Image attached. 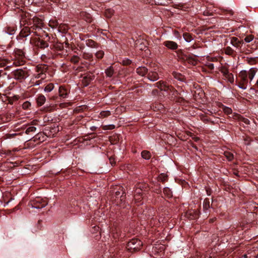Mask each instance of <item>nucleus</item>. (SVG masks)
<instances>
[{
    "mask_svg": "<svg viewBox=\"0 0 258 258\" xmlns=\"http://www.w3.org/2000/svg\"><path fill=\"white\" fill-rule=\"evenodd\" d=\"M47 68L46 66L43 65H38L36 67V71L37 72V74L35 75V78L37 79H41V80H43L45 78L46 75L44 73L46 71Z\"/></svg>",
    "mask_w": 258,
    "mask_h": 258,
    "instance_id": "nucleus-9",
    "label": "nucleus"
},
{
    "mask_svg": "<svg viewBox=\"0 0 258 258\" xmlns=\"http://www.w3.org/2000/svg\"><path fill=\"white\" fill-rule=\"evenodd\" d=\"M163 192L167 198H171L172 197V192L169 187L164 188Z\"/></svg>",
    "mask_w": 258,
    "mask_h": 258,
    "instance_id": "nucleus-32",
    "label": "nucleus"
},
{
    "mask_svg": "<svg viewBox=\"0 0 258 258\" xmlns=\"http://www.w3.org/2000/svg\"><path fill=\"white\" fill-rule=\"evenodd\" d=\"M228 81L231 84H233L234 82V76L232 73L228 74V75L225 77Z\"/></svg>",
    "mask_w": 258,
    "mask_h": 258,
    "instance_id": "nucleus-46",
    "label": "nucleus"
},
{
    "mask_svg": "<svg viewBox=\"0 0 258 258\" xmlns=\"http://www.w3.org/2000/svg\"><path fill=\"white\" fill-rule=\"evenodd\" d=\"M221 108L224 112L226 114H230L232 113V110L228 107L222 105Z\"/></svg>",
    "mask_w": 258,
    "mask_h": 258,
    "instance_id": "nucleus-41",
    "label": "nucleus"
},
{
    "mask_svg": "<svg viewBox=\"0 0 258 258\" xmlns=\"http://www.w3.org/2000/svg\"><path fill=\"white\" fill-rule=\"evenodd\" d=\"M12 77L16 80L19 81V82H22V81L26 79L29 76L28 72L26 70V68L24 69H18L11 73Z\"/></svg>",
    "mask_w": 258,
    "mask_h": 258,
    "instance_id": "nucleus-5",
    "label": "nucleus"
},
{
    "mask_svg": "<svg viewBox=\"0 0 258 258\" xmlns=\"http://www.w3.org/2000/svg\"><path fill=\"white\" fill-rule=\"evenodd\" d=\"M59 96L62 98L68 97L69 91L63 86H60L58 90Z\"/></svg>",
    "mask_w": 258,
    "mask_h": 258,
    "instance_id": "nucleus-19",
    "label": "nucleus"
},
{
    "mask_svg": "<svg viewBox=\"0 0 258 258\" xmlns=\"http://www.w3.org/2000/svg\"><path fill=\"white\" fill-rule=\"evenodd\" d=\"M252 49H253V48L249 44H247L245 47L241 48L239 52L247 55L252 52V51L251 50Z\"/></svg>",
    "mask_w": 258,
    "mask_h": 258,
    "instance_id": "nucleus-22",
    "label": "nucleus"
},
{
    "mask_svg": "<svg viewBox=\"0 0 258 258\" xmlns=\"http://www.w3.org/2000/svg\"><path fill=\"white\" fill-rule=\"evenodd\" d=\"M41 83V80H38V81H36L35 83H34V85L35 86H38Z\"/></svg>",
    "mask_w": 258,
    "mask_h": 258,
    "instance_id": "nucleus-64",
    "label": "nucleus"
},
{
    "mask_svg": "<svg viewBox=\"0 0 258 258\" xmlns=\"http://www.w3.org/2000/svg\"><path fill=\"white\" fill-rule=\"evenodd\" d=\"M142 245L141 240L135 237L130 239V253H134L139 251Z\"/></svg>",
    "mask_w": 258,
    "mask_h": 258,
    "instance_id": "nucleus-7",
    "label": "nucleus"
},
{
    "mask_svg": "<svg viewBox=\"0 0 258 258\" xmlns=\"http://www.w3.org/2000/svg\"><path fill=\"white\" fill-rule=\"evenodd\" d=\"M183 37L184 40L188 42H190L194 39L191 34L187 32L183 33Z\"/></svg>",
    "mask_w": 258,
    "mask_h": 258,
    "instance_id": "nucleus-34",
    "label": "nucleus"
},
{
    "mask_svg": "<svg viewBox=\"0 0 258 258\" xmlns=\"http://www.w3.org/2000/svg\"><path fill=\"white\" fill-rule=\"evenodd\" d=\"M80 16L82 19L88 23H91L92 21L91 15L86 12H81L80 14Z\"/></svg>",
    "mask_w": 258,
    "mask_h": 258,
    "instance_id": "nucleus-18",
    "label": "nucleus"
},
{
    "mask_svg": "<svg viewBox=\"0 0 258 258\" xmlns=\"http://www.w3.org/2000/svg\"><path fill=\"white\" fill-rule=\"evenodd\" d=\"M54 84L52 83H49L47 84L44 88V91L46 92H51L54 88Z\"/></svg>",
    "mask_w": 258,
    "mask_h": 258,
    "instance_id": "nucleus-43",
    "label": "nucleus"
},
{
    "mask_svg": "<svg viewBox=\"0 0 258 258\" xmlns=\"http://www.w3.org/2000/svg\"><path fill=\"white\" fill-rule=\"evenodd\" d=\"M159 93V91L155 89H153L152 92V94L153 95H156L158 94Z\"/></svg>",
    "mask_w": 258,
    "mask_h": 258,
    "instance_id": "nucleus-61",
    "label": "nucleus"
},
{
    "mask_svg": "<svg viewBox=\"0 0 258 258\" xmlns=\"http://www.w3.org/2000/svg\"><path fill=\"white\" fill-rule=\"evenodd\" d=\"M256 71L257 70L255 68H251L249 71H247V77L248 78V80H249L250 84L254 77Z\"/></svg>",
    "mask_w": 258,
    "mask_h": 258,
    "instance_id": "nucleus-20",
    "label": "nucleus"
},
{
    "mask_svg": "<svg viewBox=\"0 0 258 258\" xmlns=\"http://www.w3.org/2000/svg\"><path fill=\"white\" fill-rule=\"evenodd\" d=\"M41 21H40V23H38L37 25H33L30 28L28 27H24L20 32L19 37L21 38H25L31 34H33L32 36H40V31H42L41 27ZM32 37L33 36H32Z\"/></svg>",
    "mask_w": 258,
    "mask_h": 258,
    "instance_id": "nucleus-2",
    "label": "nucleus"
},
{
    "mask_svg": "<svg viewBox=\"0 0 258 258\" xmlns=\"http://www.w3.org/2000/svg\"><path fill=\"white\" fill-rule=\"evenodd\" d=\"M80 57L78 56L75 55H73L71 58V61L74 64H77L78 63Z\"/></svg>",
    "mask_w": 258,
    "mask_h": 258,
    "instance_id": "nucleus-48",
    "label": "nucleus"
},
{
    "mask_svg": "<svg viewBox=\"0 0 258 258\" xmlns=\"http://www.w3.org/2000/svg\"><path fill=\"white\" fill-rule=\"evenodd\" d=\"M36 128L33 126H29L26 130L25 133L26 134H29L31 132H35Z\"/></svg>",
    "mask_w": 258,
    "mask_h": 258,
    "instance_id": "nucleus-51",
    "label": "nucleus"
},
{
    "mask_svg": "<svg viewBox=\"0 0 258 258\" xmlns=\"http://www.w3.org/2000/svg\"><path fill=\"white\" fill-rule=\"evenodd\" d=\"M86 45L90 47L96 48L98 47V44L94 40L88 39L86 41Z\"/></svg>",
    "mask_w": 258,
    "mask_h": 258,
    "instance_id": "nucleus-33",
    "label": "nucleus"
},
{
    "mask_svg": "<svg viewBox=\"0 0 258 258\" xmlns=\"http://www.w3.org/2000/svg\"><path fill=\"white\" fill-rule=\"evenodd\" d=\"M114 14V10L111 9H106L105 11V16L107 18H110Z\"/></svg>",
    "mask_w": 258,
    "mask_h": 258,
    "instance_id": "nucleus-38",
    "label": "nucleus"
},
{
    "mask_svg": "<svg viewBox=\"0 0 258 258\" xmlns=\"http://www.w3.org/2000/svg\"><path fill=\"white\" fill-rule=\"evenodd\" d=\"M115 128L114 124L104 125H102V129L104 130H111Z\"/></svg>",
    "mask_w": 258,
    "mask_h": 258,
    "instance_id": "nucleus-50",
    "label": "nucleus"
},
{
    "mask_svg": "<svg viewBox=\"0 0 258 258\" xmlns=\"http://www.w3.org/2000/svg\"><path fill=\"white\" fill-rule=\"evenodd\" d=\"M119 140V136L117 134H114L113 135L110 136L109 141L111 144H116Z\"/></svg>",
    "mask_w": 258,
    "mask_h": 258,
    "instance_id": "nucleus-27",
    "label": "nucleus"
},
{
    "mask_svg": "<svg viewBox=\"0 0 258 258\" xmlns=\"http://www.w3.org/2000/svg\"><path fill=\"white\" fill-rule=\"evenodd\" d=\"M133 90V91L132 92H130V100L131 99H135L136 98V94L139 93V90L138 89H132L130 88V91Z\"/></svg>",
    "mask_w": 258,
    "mask_h": 258,
    "instance_id": "nucleus-42",
    "label": "nucleus"
},
{
    "mask_svg": "<svg viewBox=\"0 0 258 258\" xmlns=\"http://www.w3.org/2000/svg\"><path fill=\"white\" fill-rule=\"evenodd\" d=\"M104 54V52L102 50H100L96 53L95 55L97 58L99 59H101L102 58H103Z\"/></svg>",
    "mask_w": 258,
    "mask_h": 258,
    "instance_id": "nucleus-54",
    "label": "nucleus"
},
{
    "mask_svg": "<svg viewBox=\"0 0 258 258\" xmlns=\"http://www.w3.org/2000/svg\"><path fill=\"white\" fill-rule=\"evenodd\" d=\"M184 99L182 97H178L177 98V100H176V102H178V103H181L183 101H184Z\"/></svg>",
    "mask_w": 258,
    "mask_h": 258,
    "instance_id": "nucleus-62",
    "label": "nucleus"
},
{
    "mask_svg": "<svg viewBox=\"0 0 258 258\" xmlns=\"http://www.w3.org/2000/svg\"><path fill=\"white\" fill-rule=\"evenodd\" d=\"M154 85L155 87L159 88L161 90L164 91H168L169 87L170 86V85L166 84V83H165L164 82L162 81L157 82L156 83L154 84Z\"/></svg>",
    "mask_w": 258,
    "mask_h": 258,
    "instance_id": "nucleus-16",
    "label": "nucleus"
},
{
    "mask_svg": "<svg viewBox=\"0 0 258 258\" xmlns=\"http://www.w3.org/2000/svg\"><path fill=\"white\" fill-rule=\"evenodd\" d=\"M211 204L210 199L208 198H206L203 202V208L205 211L209 210L211 207Z\"/></svg>",
    "mask_w": 258,
    "mask_h": 258,
    "instance_id": "nucleus-31",
    "label": "nucleus"
},
{
    "mask_svg": "<svg viewBox=\"0 0 258 258\" xmlns=\"http://www.w3.org/2000/svg\"><path fill=\"white\" fill-rule=\"evenodd\" d=\"M13 62L8 59H3L0 61V67H6V68L12 67Z\"/></svg>",
    "mask_w": 258,
    "mask_h": 258,
    "instance_id": "nucleus-25",
    "label": "nucleus"
},
{
    "mask_svg": "<svg viewBox=\"0 0 258 258\" xmlns=\"http://www.w3.org/2000/svg\"><path fill=\"white\" fill-rule=\"evenodd\" d=\"M224 155L229 161H231L234 159V155L230 152H224Z\"/></svg>",
    "mask_w": 258,
    "mask_h": 258,
    "instance_id": "nucleus-37",
    "label": "nucleus"
},
{
    "mask_svg": "<svg viewBox=\"0 0 258 258\" xmlns=\"http://www.w3.org/2000/svg\"><path fill=\"white\" fill-rule=\"evenodd\" d=\"M147 77L151 81H155L159 78L158 73L153 71H150L148 72Z\"/></svg>",
    "mask_w": 258,
    "mask_h": 258,
    "instance_id": "nucleus-17",
    "label": "nucleus"
},
{
    "mask_svg": "<svg viewBox=\"0 0 258 258\" xmlns=\"http://www.w3.org/2000/svg\"><path fill=\"white\" fill-rule=\"evenodd\" d=\"M36 101L37 105L41 106L45 102L46 98L43 95L39 94L37 98Z\"/></svg>",
    "mask_w": 258,
    "mask_h": 258,
    "instance_id": "nucleus-23",
    "label": "nucleus"
},
{
    "mask_svg": "<svg viewBox=\"0 0 258 258\" xmlns=\"http://www.w3.org/2000/svg\"><path fill=\"white\" fill-rule=\"evenodd\" d=\"M94 78L95 76L92 73L87 74L84 77H83L82 80V83L84 87L88 86Z\"/></svg>",
    "mask_w": 258,
    "mask_h": 258,
    "instance_id": "nucleus-12",
    "label": "nucleus"
},
{
    "mask_svg": "<svg viewBox=\"0 0 258 258\" xmlns=\"http://www.w3.org/2000/svg\"><path fill=\"white\" fill-rule=\"evenodd\" d=\"M50 38L48 37V39L46 40H44L43 39H40L39 38L34 39V44L37 46L38 48L41 49H44L47 48L49 46V44L47 42V41Z\"/></svg>",
    "mask_w": 258,
    "mask_h": 258,
    "instance_id": "nucleus-11",
    "label": "nucleus"
},
{
    "mask_svg": "<svg viewBox=\"0 0 258 258\" xmlns=\"http://www.w3.org/2000/svg\"><path fill=\"white\" fill-rule=\"evenodd\" d=\"M106 75L108 77H111L114 74V70L112 67H110L109 68L105 70Z\"/></svg>",
    "mask_w": 258,
    "mask_h": 258,
    "instance_id": "nucleus-40",
    "label": "nucleus"
},
{
    "mask_svg": "<svg viewBox=\"0 0 258 258\" xmlns=\"http://www.w3.org/2000/svg\"><path fill=\"white\" fill-rule=\"evenodd\" d=\"M173 75L174 77L177 79L178 80H179L180 81L184 82L185 81V77L182 75L181 74L177 73V72H174L173 73Z\"/></svg>",
    "mask_w": 258,
    "mask_h": 258,
    "instance_id": "nucleus-30",
    "label": "nucleus"
},
{
    "mask_svg": "<svg viewBox=\"0 0 258 258\" xmlns=\"http://www.w3.org/2000/svg\"><path fill=\"white\" fill-rule=\"evenodd\" d=\"M137 167L136 166H132L131 164L130 163V171H132V172L135 171V172L133 173L132 175V178L135 179V181H137L136 179V178H139V174L140 173V172L138 170H136Z\"/></svg>",
    "mask_w": 258,
    "mask_h": 258,
    "instance_id": "nucleus-21",
    "label": "nucleus"
},
{
    "mask_svg": "<svg viewBox=\"0 0 258 258\" xmlns=\"http://www.w3.org/2000/svg\"><path fill=\"white\" fill-rule=\"evenodd\" d=\"M163 44L168 49L172 51H175L178 47V45L176 42L171 40L165 41Z\"/></svg>",
    "mask_w": 258,
    "mask_h": 258,
    "instance_id": "nucleus-14",
    "label": "nucleus"
},
{
    "mask_svg": "<svg viewBox=\"0 0 258 258\" xmlns=\"http://www.w3.org/2000/svg\"><path fill=\"white\" fill-rule=\"evenodd\" d=\"M136 72L138 74L144 76L147 75L148 72V69L145 67H139L136 69Z\"/></svg>",
    "mask_w": 258,
    "mask_h": 258,
    "instance_id": "nucleus-24",
    "label": "nucleus"
},
{
    "mask_svg": "<svg viewBox=\"0 0 258 258\" xmlns=\"http://www.w3.org/2000/svg\"><path fill=\"white\" fill-rule=\"evenodd\" d=\"M110 163L112 166H114L115 164V159L113 156L110 157L109 158Z\"/></svg>",
    "mask_w": 258,
    "mask_h": 258,
    "instance_id": "nucleus-58",
    "label": "nucleus"
},
{
    "mask_svg": "<svg viewBox=\"0 0 258 258\" xmlns=\"http://www.w3.org/2000/svg\"><path fill=\"white\" fill-rule=\"evenodd\" d=\"M181 52V53L179 55L178 57L180 60L183 63H188L190 66H196L198 63V60L195 58L198 56L194 54L191 55H187L182 52L181 49L178 50V52Z\"/></svg>",
    "mask_w": 258,
    "mask_h": 258,
    "instance_id": "nucleus-4",
    "label": "nucleus"
},
{
    "mask_svg": "<svg viewBox=\"0 0 258 258\" xmlns=\"http://www.w3.org/2000/svg\"><path fill=\"white\" fill-rule=\"evenodd\" d=\"M236 83L240 88L243 90L247 88L248 83V78L247 77V71L243 70L239 72L236 78Z\"/></svg>",
    "mask_w": 258,
    "mask_h": 258,
    "instance_id": "nucleus-3",
    "label": "nucleus"
},
{
    "mask_svg": "<svg viewBox=\"0 0 258 258\" xmlns=\"http://www.w3.org/2000/svg\"><path fill=\"white\" fill-rule=\"evenodd\" d=\"M13 55L19 57V59L18 60H15V61L13 62V65L18 67L23 66L25 64L26 62L25 56V53L23 50L20 49H15Z\"/></svg>",
    "mask_w": 258,
    "mask_h": 258,
    "instance_id": "nucleus-6",
    "label": "nucleus"
},
{
    "mask_svg": "<svg viewBox=\"0 0 258 258\" xmlns=\"http://www.w3.org/2000/svg\"><path fill=\"white\" fill-rule=\"evenodd\" d=\"M234 118L238 119L244 123H245L246 124H250V121L246 118L243 117V116H241L239 114H238L237 113H235L234 115Z\"/></svg>",
    "mask_w": 258,
    "mask_h": 258,
    "instance_id": "nucleus-26",
    "label": "nucleus"
},
{
    "mask_svg": "<svg viewBox=\"0 0 258 258\" xmlns=\"http://www.w3.org/2000/svg\"><path fill=\"white\" fill-rule=\"evenodd\" d=\"M157 110H160L161 109H162L163 108V105L161 104H157V107H155Z\"/></svg>",
    "mask_w": 258,
    "mask_h": 258,
    "instance_id": "nucleus-63",
    "label": "nucleus"
},
{
    "mask_svg": "<svg viewBox=\"0 0 258 258\" xmlns=\"http://www.w3.org/2000/svg\"><path fill=\"white\" fill-rule=\"evenodd\" d=\"M256 57H247L246 61L250 64H254L256 62Z\"/></svg>",
    "mask_w": 258,
    "mask_h": 258,
    "instance_id": "nucleus-49",
    "label": "nucleus"
},
{
    "mask_svg": "<svg viewBox=\"0 0 258 258\" xmlns=\"http://www.w3.org/2000/svg\"><path fill=\"white\" fill-rule=\"evenodd\" d=\"M230 43L240 51L242 48L243 41L240 40L236 37H232L230 38Z\"/></svg>",
    "mask_w": 258,
    "mask_h": 258,
    "instance_id": "nucleus-13",
    "label": "nucleus"
},
{
    "mask_svg": "<svg viewBox=\"0 0 258 258\" xmlns=\"http://www.w3.org/2000/svg\"><path fill=\"white\" fill-rule=\"evenodd\" d=\"M82 57L85 59L90 60L92 59L93 55L90 53L84 52L83 54Z\"/></svg>",
    "mask_w": 258,
    "mask_h": 258,
    "instance_id": "nucleus-52",
    "label": "nucleus"
},
{
    "mask_svg": "<svg viewBox=\"0 0 258 258\" xmlns=\"http://www.w3.org/2000/svg\"><path fill=\"white\" fill-rule=\"evenodd\" d=\"M168 91L171 92L172 93V95H174L175 96L179 95L178 92L171 86H169Z\"/></svg>",
    "mask_w": 258,
    "mask_h": 258,
    "instance_id": "nucleus-45",
    "label": "nucleus"
},
{
    "mask_svg": "<svg viewBox=\"0 0 258 258\" xmlns=\"http://www.w3.org/2000/svg\"><path fill=\"white\" fill-rule=\"evenodd\" d=\"M50 132H51V131L50 127H46L43 133H39L34 137V140L43 142L46 140V137H50L51 136Z\"/></svg>",
    "mask_w": 258,
    "mask_h": 258,
    "instance_id": "nucleus-8",
    "label": "nucleus"
},
{
    "mask_svg": "<svg viewBox=\"0 0 258 258\" xmlns=\"http://www.w3.org/2000/svg\"><path fill=\"white\" fill-rule=\"evenodd\" d=\"M47 204V200L38 198L33 201L32 204V207L36 209H41L45 207Z\"/></svg>",
    "mask_w": 258,
    "mask_h": 258,
    "instance_id": "nucleus-10",
    "label": "nucleus"
},
{
    "mask_svg": "<svg viewBox=\"0 0 258 258\" xmlns=\"http://www.w3.org/2000/svg\"><path fill=\"white\" fill-rule=\"evenodd\" d=\"M174 35L177 38H178L179 39L181 38V36L180 35L179 33L177 31H176V30L174 31Z\"/></svg>",
    "mask_w": 258,
    "mask_h": 258,
    "instance_id": "nucleus-59",
    "label": "nucleus"
},
{
    "mask_svg": "<svg viewBox=\"0 0 258 258\" xmlns=\"http://www.w3.org/2000/svg\"><path fill=\"white\" fill-rule=\"evenodd\" d=\"M168 176L164 173H161L158 176V180L163 183L167 181Z\"/></svg>",
    "mask_w": 258,
    "mask_h": 258,
    "instance_id": "nucleus-35",
    "label": "nucleus"
},
{
    "mask_svg": "<svg viewBox=\"0 0 258 258\" xmlns=\"http://www.w3.org/2000/svg\"><path fill=\"white\" fill-rule=\"evenodd\" d=\"M124 194L123 191L122 187H119L118 189L113 192L112 194V198H115V200L118 198H120V201L123 199V194Z\"/></svg>",
    "mask_w": 258,
    "mask_h": 258,
    "instance_id": "nucleus-15",
    "label": "nucleus"
},
{
    "mask_svg": "<svg viewBox=\"0 0 258 258\" xmlns=\"http://www.w3.org/2000/svg\"><path fill=\"white\" fill-rule=\"evenodd\" d=\"M30 106H31L30 102L29 101H27L24 102L23 104H22V108L25 110L29 109Z\"/></svg>",
    "mask_w": 258,
    "mask_h": 258,
    "instance_id": "nucleus-53",
    "label": "nucleus"
},
{
    "mask_svg": "<svg viewBox=\"0 0 258 258\" xmlns=\"http://www.w3.org/2000/svg\"><path fill=\"white\" fill-rule=\"evenodd\" d=\"M58 25L57 21L55 19H51L49 22V26L52 28H55Z\"/></svg>",
    "mask_w": 258,
    "mask_h": 258,
    "instance_id": "nucleus-39",
    "label": "nucleus"
},
{
    "mask_svg": "<svg viewBox=\"0 0 258 258\" xmlns=\"http://www.w3.org/2000/svg\"><path fill=\"white\" fill-rule=\"evenodd\" d=\"M5 31L9 35H13L14 34L15 30L14 27H7Z\"/></svg>",
    "mask_w": 258,
    "mask_h": 258,
    "instance_id": "nucleus-44",
    "label": "nucleus"
},
{
    "mask_svg": "<svg viewBox=\"0 0 258 258\" xmlns=\"http://www.w3.org/2000/svg\"><path fill=\"white\" fill-rule=\"evenodd\" d=\"M253 39V36L252 35H248V36H247L245 37L244 40L246 42H250V41H251Z\"/></svg>",
    "mask_w": 258,
    "mask_h": 258,
    "instance_id": "nucleus-56",
    "label": "nucleus"
},
{
    "mask_svg": "<svg viewBox=\"0 0 258 258\" xmlns=\"http://www.w3.org/2000/svg\"><path fill=\"white\" fill-rule=\"evenodd\" d=\"M189 214V217L192 219H198L200 215V212L197 210H192L190 212Z\"/></svg>",
    "mask_w": 258,
    "mask_h": 258,
    "instance_id": "nucleus-29",
    "label": "nucleus"
},
{
    "mask_svg": "<svg viewBox=\"0 0 258 258\" xmlns=\"http://www.w3.org/2000/svg\"><path fill=\"white\" fill-rule=\"evenodd\" d=\"M122 63L124 66H127V65L129 64V59H126V60H123Z\"/></svg>",
    "mask_w": 258,
    "mask_h": 258,
    "instance_id": "nucleus-60",
    "label": "nucleus"
},
{
    "mask_svg": "<svg viewBox=\"0 0 258 258\" xmlns=\"http://www.w3.org/2000/svg\"><path fill=\"white\" fill-rule=\"evenodd\" d=\"M142 157L145 159L148 160L151 158V153L149 151L144 150L141 153Z\"/></svg>",
    "mask_w": 258,
    "mask_h": 258,
    "instance_id": "nucleus-36",
    "label": "nucleus"
},
{
    "mask_svg": "<svg viewBox=\"0 0 258 258\" xmlns=\"http://www.w3.org/2000/svg\"><path fill=\"white\" fill-rule=\"evenodd\" d=\"M225 53L226 54L234 56L236 55V52L230 46H227L225 49Z\"/></svg>",
    "mask_w": 258,
    "mask_h": 258,
    "instance_id": "nucleus-28",
    "label": "nucleus"
},
{
    "mask_svg": "<svg viewBox=\"0 0 258 258\" xmlns=\"http://www.w3.org/2000/svg\"><path fill=\"white\" fill-rule=\"evenodd\" d=\"M220 72L225 77H226L228 75V74H230V73L228 71V70L224 68H222L220 70Z\"/></svg>",
    "mask_w": 258,
    "mask_h": 258,
    "instance_id": "nucleus-55",
    "label": "nucleus"
},
{
    "mask_svg": "<svg viewBox=\"0 0 258 258\" xmlns=\"http://www.w3.org/2000/svg\"><path fill=\"white\" fill-rule=\"evenodd\" d=\"M50 48L55 53L51 51H48L42 54L41 56V58L43 61H46L47 59H54L58 55H62L60 53H55L63 50L64 47L63 43L58 42H53L50 44Z\"/></svg>",
    "mask_w": 258,
    "mask_h": 258,
    "instance_id": "nucleus-1",
    "label": "nucleus"
},
{
    "mask_svg": "<svg viewBox=\"0 0 258 258\" xmlns=\"http://www.w3.org/2000/svg\"><path fill=\"white\" fill-rule=\"evenodd\" d=\"M206 66L210 70V71H212L214 70V64L212 63H210V62H207L206 64Z\"/></svg>",
    "mask_w": 258,
    "mask_h": 258,
    "instance_id": "nucleus-57",
    "label": "nucleus"
},
{
    "mask_svg": "<svg viewBox=\"0 0 258 258\" xmlns=\"http://www.w3.org/2000/svg\"><path fill=\"white\" fill-rule=\"evenodd\" d=\"M110 114V112L109 110L102 111L100 113V117L101 118L107 117L109 116Z\"/></svg>",
    "mask_w": 258,
    "mask_h": 258,
    "instance_id": "nucleus-47",
    "label": "nucleus"
}]
</instances>
